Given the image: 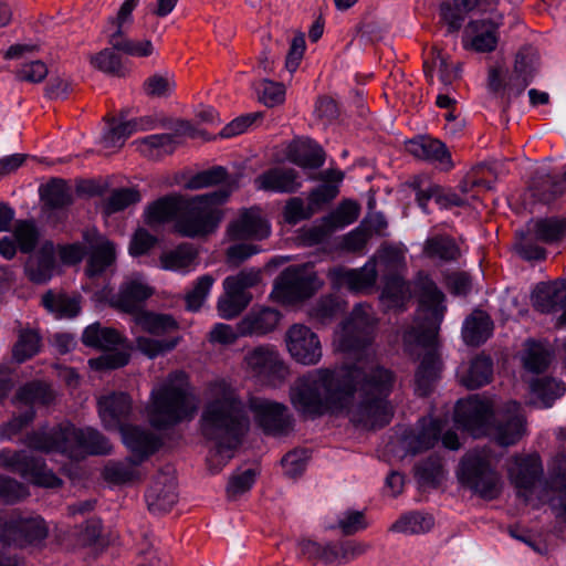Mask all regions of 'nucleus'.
<instances>
[{
	"label": "nucleus",
	"instance_id": "c756f323",
	"mask_svg": "<svg viewBox=\"0 0 566 566\" xmlns=\"http://www.w3.org/2000/svg\"><path fill=\"white\" fill-rule=\"evenodd\" d=\"M281 314L270 307H253L239 323V334L261 336L272 332L279 324Z\"/></svg>",
	"mask_w": 566,
	"mask_h": 566
},
{
	"label": "nucleus",
	"instance_id": "58836bf2",
	"mask_svg": "<svg viewBox=\"0 0 566 566\" xmlns=\"http://www.w3.org/2000/svg\"><path fill=\"white\" fill-rule=\"evenodd\" d=\"M133 319L135 323V328H133L134 333L139 328L153 335H163L177 328V322L170 315L166 314L140 310L133 314Z\"/></svg>",
	"mask_w": 566,
	"mask_h": 566
},
{
	"label": "nucleus",
	"instance_id": "dca6fc26",
	"mask_svg": "<svg viewBox=\"0 0 566 566\" xmlns=\"http://www.w3.org/2000/svg\"><path fill=\"white\" fill-rule=\"evenodd\" d=\"M247 374L256 380L276 386L287 375V368L274 347L260 346L244 357Z\"/></svg>",
	"mask_w": 566,
	"mask_h": 566
},
{
	"label": "nucleus",
	"instance_id": "f257e3e1",
	"mask_svg": "<svg viewBox=\"0 0 566 566\" xmlns=\"http://www.w3.org/2000/svg\"><path fill=\"white\" fill-rule=\"evenodd\" d=\"M375 323L369 305L359 304L353 310L336 329L333 344L336 350L352 355L355 363L333 370L316 369L300 378L291 389L296 410L310 416H344L365 429L389 422L392 406L387 398L394 375L370 360L368 344Z\"/></svg>",
	"mask_w": 566,
	"mask_h": 566
},
{
	"label": "nucleus",
	"instance_id": "a18cd8bd",
	"mask_svg": "<svg viewBox=\"0 0 566 566\" xmlns=\"http://www.w3.org/2000/svg\"><path fill=\"white\" fill-rule=\"evenodd\" d=\"M476 3L478 0H447L440 8L441 18L451 31H457Z\"/></svg>",
	"mask_w": 566,
	"mask_h": 566
},
{
	"label": "nucleus",
	"instance_id": "412c9836",
	"mask_svg": "<svg viewBox=\"0 0 566 566\" xmlns=\"http://www.w3.org/2000/svg\"><path fill=\"white\" fill-rule=\"evenodd\" d=\"M51 400V392L48 386L42 384H30L20 389L15 403L25 405V410L18 418H13L10 422L1 428V436L11 439L19 432L23 426L29 423L33 418V406L35 403H48Z\"/></svg>",
	"mask_w": 566,
	"mask_h": 566
},
{
	"label": "nucleus",
	"instance_id": "79ce46f5",
	"mask_svg": "<svg viewBox=\"0 0 566 566\" xmlns=\"http://www.w3.org/2000/svg\"><path fill=\"white\" fill-rule=\"evenodd\" d=\"M424 69L427 73H437L439 80L444 86H449L453 81L460 76V66L450 61V56L440 51H432V60L424 61Z\"/></svg>",
	"mask_w": 566,
	"mask_h": 566
},
{
	"label": "nucleus",
	"instance_id": "b1692460",
	"mask_svg": "<svg viewBox=\"0 0 566 566\" xmlns=\"http://www.w3.org/2000/svg\"><path fill=\"white\" fill-rule=\"evenodd\" d=\"M248 408L258 426L266 432H281L286 424V408L282 403L251 397Z\"/></svg>",
	"mask_w": 566,
	"mask_h": 566
},
{
	"label": "nucleus",
	"instance_id": "c03bdc74",
	"mask_svg": "<svg viewBox=\"0 0 566 566\" xmlns=\"http://www.w3.org/2000/svg\"><path fill=\"white\" fill-rule=\"evenodd\" d=\"M411 287L400 276L387 280L380 301L386 308H400L410 298Z\"/></svg>",
	"mask_w": 566,
	"mask_h": 566
},
{
	"label": "nucleus",
	"instance_id": "37998d69",
	"mask_svg": "<svg viewBox=\"0 0 566 566\" xmlns=\"http://www.w3.org/2000/svg\"><path fill=\"white\" fill-rule=\"evenodd\" d=\"M42 303L44 307L54 314L56 318H71L78 314L80 298L77 296H69L65 294L46 293Z\"/></svg>",
	"mask_w": 566,
	"mask_h": 566
},
{
	"label": "nucleus",
	"instance_id": "4c0bfd02",
	"mask_svg": "<svg viewBox=\"0 0 566 566\" xmlns=\"http://www.w3.org/2000/svg\"><path fill=\"white\" fill-rule=\"evenodd\" d=\"M492 329L493 324L490 316L482 311H476L464 321L462 337L468 345L476 346L491 336Z\"/></svg>",
	"mask_w": 566,
	"mask_h": 566
},
{
	"label": "nucleus",
	"instance_id": "1a4fd4ad",
	"mask_svg": "<svg viewBox=\"0 0 566 566\" xmlns=\"http://www.w3.org/2000/svg\"><path fill=\"white\" fill-rule=\"evenodd\" d=\"M31 448L52 452L57 451L71 459L85 454L107 453L111 450L108 441L95 429H77L71 423H64L50 433H38L30 438Z\"/></svg>",
	"mask_w": 566,
	"mask_h": 566
},
{
	"label": "nucleus",
	"instance_id": "cd10ccee",
	"mask_svg": "<svg viewBox=\"0 0 566 566\" xmlns=\"http://www.w3.org/2000/svg\"><path fill=\"white\" fill-rule=\"evenodd\" d=\"M532 302L542 313L562 311L559 319L566 324V282L537 284L532 293Z\"/></svg>",
	"mask_w": 566,
	"mask_h": 566
},
{
	"label": "nucleus",
	"instance_id": "72a5a7b5",
	"mask_svg": "<svg viewBox=\"0 0 566 566\" xmlns=\"http://www.w3.org/2000/svg\"><path fill=\"white\" fill-rule=\"evenodd\" d=\"M38 235L32 222L19 221L15 223L13 237H3L0 240V254L6 259H12L17 251V244L21 251L28 252L34 247Z\"/></svg>",
	"mask_w": 566,
	"mask_h": 566
},
{
	"label": "nucleus",
	"instance_id": "09e8293b",
	"mask_svg": "<svg viewBox=\"0 0 566 566\" xmlns=\"http://www.w3.org/2000/svg\"><path fill=\"white\" fill-rule=\"evenodd\" d=\"M108 43L114 50L134 57H147L155 53L154 44L150 40L146 39L135 40L119 35L116 38L111 36Z\"/></svg>",
	"mask_w": 566,
	"mask_h": 566
},
{
	"label": "nucleus",
	"instance_id": "c9c22d12",
	"mask_svg": "<svg viewBox=\"0 0 566 566\" xmlns=\"http://www.w3.org/2000/svg\"><path fill=\"white\" fill-rule=\"evenodd\" d=\"M301 555L313 562L325 564H339L344 562L340 544L317 543L312 539H302L297 544Z\"/></svg>",
	"mask_w": 566,
	"mask_h": 566
},
{
	"label": "nucleus",
	"instance_id": "a19ab883",
	"mask_svg": "<svg viewBox=\"0 0 566 566\" xmlns=\"http://www.w3.org/2000/svg\"><path fill=\"white\" fill-rule=\"evenodd\" d=\"M566 388L563 382L542 378L531 385L532 402L539 408L551 407L554 400L562 397Z\"/></svg>",
	"mask_w": 566,
	"mask_h": 566
},
{
	"label": "nucleus",
	"instance_id": "e2e57ef3",
	"mask_svg": "<svg viewBox=\"0 0 566 566\" xmlns=\"http://www.w3.org/2000/svg\"><path fill=\"white\" fill-rule=\"evenodd\" d=\"M258 472L245 469L233 473L228 482L227 492L230 497H237L248 492L255 482Z\"/></svg>",
	"mask_w": 566,
	"mask_h": 566
},
{
	"label": "nucleus",
	"instance_id": "a211bd4d",
	"mask_svg": "<svg viewBox=\"0 0 566 566\" xmlns=\"http://www.w3.org/2000/svg\"><path fill=\"white\" fill-rule=\"evenodd\" d=\"M0 463L19 472L27 481L45 488H55L60 484V479L45 468L42 461L29 455L25 451H2L0 453Z\"/></svg>",
	"mask_w": 566,
	"mask_h": 566
},
{
	"label": "nucleus",
	"instance_id": "a878e982",
	"mask_svg": "<svg viewBox=\"0 0 566 566\" xmlns=\"http://www.w3.org/2000/svg\"><path fill=\"white\" fill-rule=\"evenodd\" d=\"M48 535V526L40 516H27L11 520L6 523L0 537L3 541L23 542L34 544L44 539Z\"/></svg>",
	"mask_w": 566,
	"mask_h": 566
},
{
	"label": "nucleus",
	"instance_id": "2eb2a0df",
	"mask_svg": "<svg viewBox=\"0 0 566 566\" xmlns=\"http://www.w3.org/2000/svg\"><path fill=\"white\" fill-rule=\"evenodd\" d=\"M261 272L256 269H245L235 275L227 276L223 281V294L219 297L217 310L220 317L232 319L237 317L252 301L249 289L259 284Z\"/></svg>",
	"mask_w": 566,
	"mask_h": 566
},
{
	"label": "nucleus",
	"instance_id": "423d86ee",
	"mask_svg": "<svg viewBox=\"0 0 566 566\" xmlns=\"http://www.w3.org/2000/svg\"><path fill=\"white\" fill-rule=\"evenodd\" d=\"M542 463L537 454L514 457L507 463V475L516 493L525 502L538 506L549 502L557 514L566 521V459L556 460L549 482L542 484L538 476Z\"/></svg>",
	"mask_w": 566,
	"mask_h": 566
},
{
	"label": "nucleus",
	"instance_id": "052dcab7",
	"mask_svg": "<svg viewBox=\"0 0 566 566\" xmlns=\"http://www.w3.org/2000/svg\"><path fill=\"white\" fill-rule=\"evenodd\" d=\"M175 80L169 72L157 73L150 76L144 84L147 95L164 97L168 96L175 90Z\"/></svg>",
	"mask_w": 566,
	"mask_h": 566
},
{
	"label": "nucleus",
	"instance_id": "4be33fe9",
	"mask_svg": "<svg viewBox=\"0 0 566 566\" xmlns=\"http://www.w3.org/2000/svg\"><path fill=\"white\" fill-rule=\"evenodd\" d=\"M227 233L231 240H263L271 234V226L259 208H250L229 224Z\"/></svg>",
	"mask_w": 566,
	"mask_h": 566
},
{
	"label": "nucleus",
	"instance_id": "e433bc0d",
	"mask_svg": "<svg viewBox=\"0 0 566 566\" xmlns=\"http://www.w3.org/2000/svg\"><path fill=\"white\" fill-rule=\"evenodd\" d=\"M492 376V361L488 357H476L470 364L462 365L458 370L460 382L474 389L486 385Z\"/></svg>",
	"mask_w": 566,
	"mask_h": 566
},
{
	"label": "nucleus",
	"instance_id": "0e129e2a",
	"mask_svg": "<svg viewBox=\"0 0 566 566\" xmlns=\"http://www.w3.org/2000/svg\"><path fill=\"white\" fill-rule=\"evenodd\" d=\"M541 176H545L546 179L542 182V185H535L534 188V195L538 197L541 201L549 202L564 193L566 190V171L564 172L563 180L560 181L546 176L544 171L541 172Z\"/></svg>",
	"mask_w": 566,
	"mask_h": 566
},
{
	"label": "nucleus",
	"instance_id": "4468645a",
	"mask_svg": "<svg viewBox=\"0 0 566 566\" xmlns=\"http://www.w3.org/2000/svg\"><path fill=\"white\" fill-rule=\"evenodd\" d=\"M321 285L312 266H291L276 280L271 297L280 304L294 305L310 297Z\"/></svg>",
	"mask_w": 566,
	"mask_h": 566
},
{
	"label": "nucleus",
	"instance_id": "393cba45",
	"mask_svg": "<svg viewBox=\"0 0 566 566\" xmlns=\"http://www.w3.org/2000/svg\"><path fill=\"white\" fill-rule=\"evenodd\" d=\"M329 277L333 285L337 289L346 287L356 293L367 292L376 282V263L369 261L357 270L344 268L334 269L329 272Z\"/></svg>",
	"mask_w": 566,
	"mask_h": 566
},
{
	"label": "nucleus",
	"instance_id": "6ab92c4d",
	"mask_svg": "<svg viewBox=\"0 0 566 566\" xmlns=\"http://www.w3.org/2000/svg\"><path fill=\"white\" fill-rule=\"evenodd\" d=\"M285 345L291 357L302 365H316L322 358L318 336L304 324H293L285 333Z\"/></svg>",
	"mask_w": 566,
	"mask_h": 566
},
{
	"label": "nucleus",
	"instance_id": "f8f14e48",
	"mask_svg": "<svg viewBox=\"0 0 566 566\" xmlns=\"http://www.w3.org/2000/svg\"><path fill=\"white\" fill-rule=\"evenodd\" d=\"M491 464L492 459L488 450L469 452L460 463L458 478L482 497L492 500L500 494L503 483Z\"/></svg>",
	"mask_w": 566,
	"mask_h": 566
},
{
	"label": "nucleus",
	"instance_id": "f03ea898",
	"mask_svg": "<svg viewBox=\"0 0 566 566\" xmlns=\"http://www.w3.org/2000/svg\"><path fill=\"white\" fill-rule=\"evenodd\" d=\"M218 185H222L220 189L205 195L191 198L168 196L155 201L145 210V222L157 227L175 220L176 231L188 238H202L213 233L223 219L221 205L237 186L227 179L222 167L201 171L190 177L184 186L188 190H199Z\"/></svg>",
	"mask_w": 566,
	"mask_h": 566
},
{
	"label": "nucleus",
	"instance_id": "de8ad7c7",
	"mask_svg": "<svg viewBox=\"0 0 566 566\" xmlns=\"http://www.w3.org/2000/svg\"><path fill=\"white\" fill-rule=\"evenodd\" d=\"M528 231L543 242L558 241L566 234L565 219H543L528 226Z\"/></svg>",
	"mask_w": 566,
	"mask_h": 566
},
{
	"label": "nucleus",
	"instance_id": "7c9ffc66",
	"mask_svg": "<svg viewBox=\"0 0 566 566\" xmlns=\"http://www.w3.org/2000/svg\"><path fill=\"white\" fill-rule=\"evenodd\" d=\"M254 184L258 189L272 192H293L301 187L296 171L290 168L271 169L260 175Z\"/></svg>",
	"mask_w": 566,
	"mask_h": 566
},
{
	"label": "nucleus",
	"instance_id": "13d9d810",
	"mask_svg": "<svg viewBox=\"0 0 566 566\" xmlns=\"http://www.w3.org/2000/svg\"><path fill=\"white\" fill-rule=\"evenodd\" d=\"M140 200V195L137 190L132 188H123L115 190L107 198L104 205V210L107 214L126 209L133 203Z\"/></svg>",
	"mask_w": 566,
	"mask_h": 566
},
{
	"label": "nucleus",
	"instance_id": "338daca9",
	"mask_svg": "<svg viewBox=\"0 0 566 566\" xmlns=\"http://www.w3.org/2000/svg\"><path fill=\"white\" fill-rule=\"evenodd\" d=\"M368 522L360 511L347 510L337 517V527L346 535L365 530Z\"/></svg>",
	"mask_w": 566,
	"mask_h": 566
},
{
	"label": "nucleus",
	"instance_id": "473e14b6",
	"mask_svg": "<svg viewBox=\"0 0 566 566\" xmlns=\"http://www.w3.org/2000/svg\"><path fill=\"white\" fill-rule=\"evenodd\" d=\"M408 151L417 158L439 165L443 169L452 167L450 154L446 146L429 137H420L410 140L407 145Z\"/></svg>",
	"mask_w": 566,
	"mask_h": 566
},
{
	"label": "nucleus",
	"instance_id": "6e6d98bb",
	"mask_svg": "<svg viewBox=\"0 0 566 566\" xmlns=\"http://www.w3.org/2000/svg\"><path fill=\"white\" fill-rule=\"evenodd\" d=\"M40 336L34 331H23L19 335V339L13 348V357L17 361L22 363L39 352Z\"/></svg>",
	"mask_w": 566,
	"mask_h": 566
},
{
	"label": "nucleus",
	"instance_id": "603ef678",
	"mask_svg": "<svg viewBox=\"0 0 566 566\" xmlns=\"http://www.w3.org/2000/svg\"><path fill=\"white\" fill-rule=\"evenodd\" d=\"M433 525V520L430 515L412 512L401 516L391 526V530L405 534H418L429 531Z\"/></svg>",
	"mask_w": 566,
	"mask_h": 566
},
{
	"label": "nucleus",
	"instance_id": "9d476101",
	"mask_svg": "<svg viewBox=\"0 0 566 566\" xmlns=\"http://www.w3.org/2000/svg\"><path fill=\"white\" fill-rule=\"evenodd\" d=\"M86 346L99 348L104 354L88 360L93 370H108L125 366L128 363V345L126 339L115 329L98 323L88 325L82 336Z\"/></svg>",
	"mask_w": 566,
	"mask_h": 566
},
{
	"label": "nucleus",
	"instance_id": "864d4df0",
	"mask_svg": "<svg viewBox=\"0 0 566 566\" xmlns=\"http://www.w3.org/2000/svg\"><path fill=\"white\" fill-rule=\"evenodd\" d=\"M140 153L149 158H158L175 149L174 138L169 134L151 135L138 143Z\"/></svg>",
	"mask_w": 566,
	"mask_h": 566
},
{
	"label": "nucleus",
	"instance_id": "ddd939ff",
	"mask_svg": "<svg viewBox=\"0 0 566 566\" xmlns=\"http://www.w3.org/2000/svg\"><path fill=\"white\" fill-rule=\"evenodd\" d=\"M85 251L78 243L59 247L45 242L41 249L30 256L25 265V273L35 283H45L57 272L59 256L62 264L71 265L82 261Z\"/></svg>",
	"mask_w": 566,
	"mask_h": 566
},
{
	"label": "nucleus",
	"instance_id": "bb28decb",
	"mask_svg": "<svg viewBox=\"0 0 566 566\" xmlns=\"http://www.w3.org/2000/svg\"><path fill=\"white\" fill-rule=\"evenodd\" d=\"M153 294L151 287L145 282L142 276H134L127 280L119 293L108 297L106 292L98 297L99 301H108L113 306L120 308L124 312L134 314L138 308V304Z\"/></svg>",
	"mask_w": 566,
	"mask_h": 566
},
{
	"label": "nucleus",
	"instance_id": "20e7f679",
	"mask_svg": "<svg viewBox=\"0 0 566 566\" xmlns=\"http://www.w3.org/2000/svg\"><path fill=\"white\" fill-rule=\"evenodd\" d=\"M419 296V308L415 326L402 335L407 350L413 353L417 348L423 352V358L416 374L417 390L427 395L429 385L440 370V360L436 355L434 345L446 306L443 294L438 291L428 277H419L415 283Z\"/></svg>",
	"mask_w": 566,
	"mask_h": 566
},
{
	"label": "nucleus",
	"instance_id": "2f4dec72",
	"mask_svg": "<svg viewBox=\"0 0 566 566\" xmlns=\"http://www.w3.org/2000/svg\"><path fill=\"white\" fill-rule=\"evenodd\" d=\"M443 423L432 418L422 419L413 433L406 436L403 446L411 453L433 447L443 430Z\"/></svg>",
	"mask_w": 566,
	"mask_h": 566
},
{
	"label": "nucleus",
	"instance_id": "680f3d73",
	"mask_svg": "<svg viewBox=\"0 0 566 566\" xmlns=\"http://www.w3.org/2000/svg\"><path fill=\"white\" fill-rule=\"evenodd\" d=\"M179 340V337L169 340H156L150 337L137 336L136 347L149 358H154L174 349L178 345Z\"/></svg>",
	"mask_w": 566,
	"mask_h": 566
},
{
	"label": "nucleus",
	"instance_id": "8fccbe9b",
	"mask_svg": "<svg viewBox=\"0 0 566 566\" xmlns=\"http://www.w3.org/2000/svg\"><path fill=\"white\" fill-rule=\"evenodd\" d=\"M103 475L105 480L112 483H128L140 476V470L134 460L124 462H113L104 468Z\"/></svg>",
	"mask_w": 566,
	"mask_h": 566
},
{
	"label": "nucleus",
	"instance_id": "0eeeda50",
	"mask_svg": "<svg viewBox=\"0 0 566 566\" xmlns=\"http://www.w3.org/2000/svg\"><path fill=\"white\" fill-rule=\"evenodd\" d=\"M196 410L197 400L189 392L186 375L176 371L154 386L145 417L154 428L164 429L191 419Z\"/></svg>",
	"mask_w": 566,
	"mask_h": 566
},
{
	"label": "nucleus",
	"instance_id": "5fc2aeb1",
	"mask_svg": "<svg viewBox=\"0 0 566 566\" xmlns=\"http://www.w3.org/2000/svg\"><path fill=\"white\" fill-rule=\"evenodd\" d=\"M424 253L433 259L453 260L458 256L459 249L451 239L437 237L427 241Z\"/></svg>",
	"mask_w": 566,
	"mask_h": 566
},
{
	"label": "nucleus",
	"instance_id": "69168bd1",
	"mask_svg": "<svg viewBox=\"0 0 566 566\" xmlns=\"http://www.w3.org/2000/svg\"><path fill=\"white\" fill-rule=\"evenodd\" d=\"M91 63L102 72L122 75L123 65L118 54L113 50L105 49L91 57Z\"/></svg>",
	"mask_w": 566,
	"mask_h": 566
},
{
	"label": "nucleus",
	"instance_id": "f704fd0d",
	"mask_svg": "<svg viewBox=\"0 0 566 566\" xmlns=\"http://www.w3.org/2000/svg\"><path fill=\"white\" fill-rule=\"evenodd\" d=\"M196 250L190 244H180L165 250L159 256V266L165 271L189 273L196 268Z\"/></svg>",
	"mask_w": 566,
	"mask_h": 566
},
{
	"label": "nucleus",
	"instance_id": "ea45409f",
	"mask_svg": "<svg viewBox=\"0 0 566 566\" xmlns=\"http://www.w3.org/2000/svg\"><path fill=\"white\" fill-rule=\"evenodd\" d=\"M291 159L304 168H318L324 164V151L318 144L306 138L295 143Z\"/></svg>",
	"mask_w": 566,
	"mask_h": 566
},
{
	"label": "nucleus",
	"instance_id": "9b49d317",
	"mask_svg": "<svg viewBox=\"0 0 566 566\" xmlns=\"http://www.w3.org/2000/svg\"><path fill=\"white\" fill-rule=\"evenodd\" d=\"M538 65V54L532 48L522 50L515 60L514 72L509 73L501 64L493 65L488 73V91L496 96L517 95L527 86Z\"/></svg>",
	"mask_w": 566,
	"mask_h": 566
},
{
	"label": "nucleus",
	"instance_id": "39448f33",
	"mask_svg": "<svg viewBox=\"0 0 566 566\" xmlns=\"http://www.w3.org/2000/svg\"><path fill=\"white\" fill-rule=\"evenodd\" d=\"M494 408V398L470 396L458 401L454 411L455 423L473 437L489 434L501 446L515 443L525 433L520 405L512 401L505 409L496 412Z\"/></svg>",
	"mask_w": 566,
	"mask_h": 566
},
{
	"label": "nucleus",
	"instance_id": "49530a36",
	"mask_svg": "<svg viewBox=\"0 0 566 566\" xmlns=\"http://www.w3.org/2000/svg\"><path fill=\"white\" fill-rule=\"evenodd\" d=\"M551 359L552 350L547 343L530 340L525 344L522 361L527 370L538 373L547 367Z\"/></svg>",
	"mask_w": 566,
	"mask_h": 566
},
{
	"label": "nucleus",
	"instance_id": "f3484780",
	"mask_svg": "<svg viewBox=\"0 0 566 566\" xmlns=\"http://www.w3.org/2000/svg\"><path fill=\"white\" fill-rule=\"evenodd\" d=\"M502 24V15L489 13L485 17L471 20L462 35V46L476 53L493 52L499 43V28Z\"/></svg>",
	"mask_w": 566,
	"mask_h": 566
},
{
	"label": "nucleus",
	"instance_id": "7ed1b4c3",
	"mask_svg": "<svg viewBox=\"0 0 566 566\" xmlns=\"http://www.w3.org/2000/svg\"><path fill=\"white\" fill-rule=\"evenodd\" d=\"M248 426L249 418L237 390L226 380L212 382L201 418L202 432L213 442L208 457L211 470L218 471L233 457Z\"/></svg>",
	"mask_w": 566,
	"mask_h": 566
},
{
	"label": "nucleus",
	"instance_id": "3c124183",
	"mask_svg": "<svg viewBox=\"0 0 566 566\" xmlns=\"http://www.w3.org/2000/svg\"><path fill=\"white\" fill-rule=\"evenodd\" d=\"M139 0H125L120 6L116 17L109 18L105 32L108 40L111 36L124 35L126 30L133 22V11L137 7Z\"/></svg>",
	"mask_w": 566,
	"mask_h": 566
},
{
	"label": "nucleus",
	"instance_id": "bf43d9fd",
	"mask_svg": "<svg viewBox=\"0 0 566 566\" xmlns=\"http://www.w3.org/2000/svg\"><path fill=\"white\" fill-rule=\"evenodd\" d=\"M214 279L211 275L200 276L192 290L186 295V304L189 311H198L208 297Z\"/></svg>",
	"mask_w": 566,
	"mask_h": 566
},
{
	"label": "nucleus",
	"instance_id": "aec40b11",
	"mask_svg": "<svg viewBox=\"0 0 566 566\" xmlns=\"http://www.w3.org/2000/svg\"><path fill=\"white\" fill-rule=\"evenodd\" d=\"M359 206L353 200L343 201L319 223L303 230L304 243L312 245L322 242L332 231L343 229L355 222L359 216Z\"/></svg>",
	"mask_w": 566,
	"mask_h": 566
},
{
	"label": "nucleus",
	"instance_id": "4d7b16f0",
	"mask_svg": "<svg viewBox=\"0 0 566 566\" xmlns=\"http://www.w3.org/2000/svg\"><path fill=\"white\" fill-rule=\"evenodd\" d=\"M132 123H113L108 125L106 130L104 132L101 144L103 148L113 151L116 148H119L125 139L133 134V129H130Z\"/></svg>",
	"mask_w": 566,
	"mask_h": 566
},
{
	"label": "nucleus",
	"instance_id": "c85d7f7f",
	"mask_svg": "<svg viewBox=\"0 0 566 566\" xmlns=\"http://www.w3.org/2000/svg\"><path fill=\"white\" fill-rule=\"evenodd\" d=\"M150 511L161 513L168 511L177 501L176 482L172 470L160 473L146 494Z\"/></svg>",
	"mask_w": 566,
	"mask_h": 566
},
{
	"label": "nucleus",
	"instance_id": "5701e85b",
	"mask_svg": "<svg viewBox=\"0 0 566 566\" xmlns=\"http://www.w3.org/2000/svg\"><path fill=\"white\" fill-rule=\"evenodd\" d=\"M84 241L90 249V259L86 274L90 277L102 274L116 259V247L107 238L96 230H88L84 234Z\"/></svg>",
	"mask_w": 566,
	"mask_h": 566
},
{
	"label": "nucleus",
	"instance_id": "774afa93",
	"mask_svg": "<svg viewBox=\"0 0 566 566\" xmlns=\"http://www.w3.org/2000/svg\"><path fill=\"white\" fill-rule=\"evenodd\" d=\"M260 99L266 106L281 104L285 98V88L282 84L263 80L256 87Z\"/></svg>",
	"mask_w": 566,
	"mask_h": 566
},
{
	"label": "nucleus",
	"instance_id": "6e6552de",
	"mask_svg": "<svg viewBox=\"0 0 566 566\" xmlns=\"http://www.w3.org/2000/svg\"><path fill=\"white\" fill-rule=\"evenodd\" d=\"M132 409V400L126 394H113L98 399V412L105 428L119 430L124 444L139 461L154 453L160 438L146 429L137 426H123L122 419Z\"/></svg>",
	"mask_w": 566,
	"mask_h": 566
}]
</instances>
